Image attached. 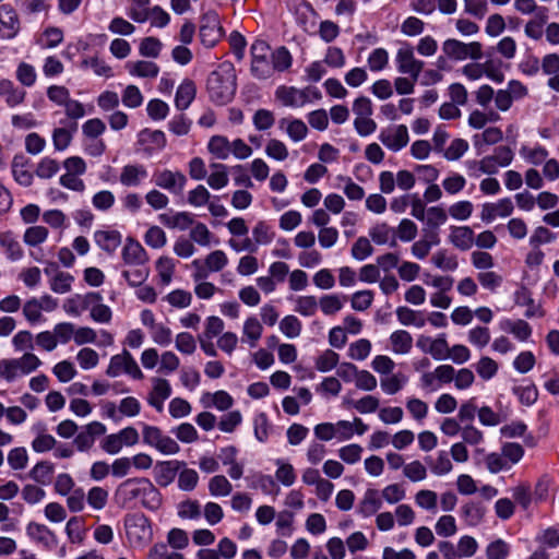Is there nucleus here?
Segmentation results:
<instances>
[{"instance_id":"obj_1","label":"nucleus","mask_w":559,"mask_h":559,"mask_svg":"<svg viewBox=\"0 0 559 559\" xmlns=\"http://www.w3.org/2000/svg\"><path fill=\"white\" fill-rule=\"evenodd\" d=\"M116 502L122 508H130L135 501L148 510H157L162 504L158 489L148 478L135 477L122 481L115 492Z\"/></svg>"},{"instance_id":"obj_2","label":"nucleus","mask_w":559,"mask_h":559,"mask_svg":"<svg viewBox=\"0 0 559 559\" xmlns=\"http://www.w3.org/2000/svg\"><path fill=\"white\" fill-rule=\"evenodd\" d=\"M236 71L230 62L221 63L206 80L210 100L223 106L231 102L236 94Z\"/></svg>"},{"instance_id":"obj_3","label":"nucleus","mask_w":559,"mask_h":559,"mask_svg":"<svg viewBox=\"0 0 559 559\" xmlns=\"http://www.w3.org/2000/svg\"><path fill=\"white\" fill-rule=\"evenodd\" d=\"M251 73L259 80L271 78V48L264 40L257 39L250 48Z\"/></svg>"},{"instance_id":"obj_4","label":"nucleus","mask_w":559,"mask_h":559,"mask_svg":"<svg viewBox=\"0 0 559 559\" xmlns=\"http://www.w3.org/2000/svg\"><path fill=\"white\" fill-rule=\"evenodd\" d=\"M127 536L131 543L144 544L153 538L151 521L141 513L127 515L124 519Z\"/></svg>"},{"instance_id":"obj_5","label":"nucleus","mask_w":559,"mask_h":559,"mask_svg":"<svg viewBox=\"0 0 559 559\" xmlns=\"http://www.w3.org/2000/svg\"><path fill=\"white\" fill-rule=\"evenodd\" d=\"M121 373H127L138 380L144 377L138 362L127 349H123L121 354L114 355L106 370V374L110 378H116Z\"/></svg>"},{"instance_id":"obj_6","label":"nucleus","mask_w":559,"mask_h":559,"mask_svg":"<svg viewBox=\"0 0 559 559\" xmlns=\"http://www.w3.org/2000/svg\"><path fill=\"white\" fill-rule=\"evenodd\" d=\"M443 52L451 59L465 60L471 58L473 60H479L483 58V46L478 41H472L465 44L457 39H447L442 45Z\"/></svg>"},{"instance_id":"obj_7","label":"nucleus","mask_w":559,"mask_h":559,"mask_svg":"<svg viewBox=\"0 0 559 559\" xmlns=\"http://www.w3.org/2000/svg\"><path fill=\"white\" fill-rule=\"evenodd\" d=\"M200 39L207 47H214L223 37V27L218 14L211 10L205 12L200 19Z\"/></svg>"},{"instance_id":"obj_8","label":"nucleus","mask_w":559,"mask_h":559,"mask_svg":"<svg viewBox=\"0 0 559 559\" xmlns=\"http://www.w3.org/2000/svg\"><path fill=\"white\" fill-rule=\"evenodd\" d=\"M143 441L157 449L163 454L171 455L180 451V447L173 438L166 436L155 426L145 425L143 428Z\"/></svg>"},{"instance_id":"obj_9","label":"nucleus","mask_w":559,"mask_h":559,"mask_svg":"<svg viewBox=\"0 0 559 559\" xmlns=\"http://www.w3.org/2000/svg\"><path fill=\"white\" fill-rule=\"evenodd\" d=\"M155 186L173 193H181L187 183V177L181 171L163 169L153 174Z\"/></svg>"},{"instance_id":"obj_10","label":"nucleus","mask_w":559,"mask_h":559,"mask_svg":"<svg viewBox=\"0 0 559 559\" xmlns=\"http://www.w3.org/2000/svg\"><path fill=\"white\" fill-rule=\"evenodd\" d=\"M381 143L393 152L405 147L409 141L408 130L405 124L389 127L379 133Z\"/></svg>"},{"instance_id":"obj_11","label":"nucleus","mask_w":559,"mask_h":559,"mask_svg":"<svg viewBox=\"0 0 559 559\" xmlns=\"http://www.w3.org/2000/svg\"><path fill=\"white\" fill-rule=\"evenodd\" d=\"M395 60L399 72L408 74L414 81H417L424 68V62L415 58L411 47L399 49Z\"/></svg>"},{"instance_id":"obj_12","label":"nucleus","mask_w":559,"mask_h":559,"mask_svg":"<svg viewBox=\"0 0 559 559\" xmlns=\"http://www.w3.org/2000/svg\"><path fill=\"white\" fill-rule=\"evenodd\" d=\"M275 97L283 106L286 107H302L308 103L304 88L295 86L281 85L275 91Z\"/></svg>"},{"instance_id":"obj_13","label":"nucleus","mask_w":559,"mask_h":559,"mask_svg":"<svg viewBox=\"0 0 559 559\" xmlns=\"http://www.w3.org/2000/svg\"><path fill=\"white\" fill-rule=\"evenodd\" d=\"M1 37L12 39L20 29V21L15 10L9 4L0 5Z\"/></svg>"},{"instance_id":"obj_14","label":"nucleus","mask_w":559,"mask_h":559,"mask_svg":"<svg viewBox=\"0 0 559 559\" xmlns=\"http://www.w3.org/2000/svg\"><path fill=\"white\" fill-rule=\"evenodd\" d=\"M513 209V203L509 198L501 199L497 203H485L481 207L480 218L485 223H490L496 217L510 216Z\"/></svg>"},{"instance_id":"obj_15","label":"nucleus","mask_w":559,"mask_h":559,"mask_svg":"<svg viewBox=\"0 0 559 559\" xmlns=\"http://www.w3.org/2000/svg\"><path fill=\"white\" fill-rule=\"evenodd\" d=\"M147 169L142 164H128L121 168L119 182L123 187H139L147 178Z\"/></svg>"},{"instance_id":"obj_16","label":"nucleus","mask_w":559,"mask_h":559,"mask_svg":"<svg viewBox=\"0 0 559 559\" xmlns=\"http://www.w3.org/2000/svg\"><path fill=\"white\" fill-rule=\"evenodd\" d=\"M121 258L124 265L129 264H147L148 255L142 245L132 239L128 238L122 248Z\"/></svg>"},{"instance_id":"obj_17","label":"nucleus","mask_w":559,"mask_h":559,"mask_svg":"<svg viewBox=\"0 0 559 559\" xmlns=\"http://www.w3.org/2000/svg\"><path fill=\"white\" fill-rule=\"evenodd\" d=\"M158 219L165 227L179 230H187L194 224V215L185 211L163 213Z\"/></svg>"},{"instance_id":"obj_18","label":"nucleus","mask_w":559,"mask_h":559,"mask_svg":"<svg viewBox=\"0 0 559 559\" xmlns=\"http://www.w3.org/2000/svg\"><path fill=\"white\" fill-rule=\"evenodd\" d=\"M171 395V386L168 380L163 378L153 379V389L147 397V403L157 412H163L164 401Z\"/></svg>"},{"instance_id":"obj_19","label":"nucleus","mask_w":559,"mask_h":559,"mask_svg":"<svg viewBox=\"0 0 559 559\" xmlns=\"http://www.w3.org/2000/svg\"><path fill=\"white\" fill-rule=\"evenodd\" d=\"M449 241L459 250L467 251L474 245V231L469 226H453Z\"/></svg>"},{"instance_id":"obj_20","label":"nucleus","mask_w":559,"mask_h":559,"mask_svg":"<svg viewBox=\"0 0 559 559\" xmlns=\"http://www.w3.org/2000/svg\"><path fill=\"white\" fill-rule=\"evenodd\" d=\"M121 234L115 229L96 230L94 233L95 243L108 254H112L121 245Z\"/></svg>"},{"instance_id":"obj_21","label":"nucleus","mask_w":559,"mask_h":559,"mask_svg":"<svg viewBox=\"0 0 559 559\" xmlns=\"http://www.w3.org/2000/svg\"><path fill=\"white\" fill-rule=\"evenodd\" d=\"M185 463L179 461L158 462L155 466V480L162 486L166 487L174 481L177 472Z\"/></svg>"},{"instance_id":"obj_22","label":"nucleus","mask_w":559,"mask_h":559,"mask_svg":"<svg viewBox=\"0 0 559 559\" xmlns=\"http://www.w3.org/2000/svg\"><path fill=\"white\" fill-rule=\"evenodd\" d=\"M197 85L191 79H185L177 88L175 106L178 110H186L194 100Z\"/></svg>"},{"instance_id":"obj_23","label":"nucleus","mask_w":559,"mask_h":559,"mask_svg":"<svg viewBox=\"0 0 559 559\" xmlns=\"http://www.w3.org/2000/svg\"><path fill=\"white\" fill-rule=\"evenodd\" d=\"M126 69L130 75L143 79H154L159 73V67L155 62L146 60L128 61Z\"/></svg>"},{"instance_id":"obj_24","label":"nucleus","mask_w":559,"mask_h":559,"mask_svg":"<svg viewBox=\"0 0 559 559\" xmlns=\"http://www.w3.org/2000/svg\"><path fill=\"white\" fill-rule=\"evenodd\" d=\"M0 249L11 261L22 259L24 253L15 235L10 230L0 233Z\"/></svg>"},{"instance_id":"obj_25","label":"nucleus","mask_w":559,"mask_h":559,"mask_svg":"<svg viewBox=\"0 0 559 559\" xmlns=\"http://www.w3.org/2000/svg\"><path fill=\"white\" fill-rule=\"evenodd\" d=\"M76 131L78 123L75 121H72L68 127L55 128L51 135L55 150L58 152L67 150Z\"/></svg>"},{"instance_id":"obj_26","label":"nucleus","mask_w":559,"mask_h":559,"mask_svg":"<svg viewBox=\"0 0 559 559\" xmlns=\"http://www.w3.org/2000/svg\"><path fill=\"white\" fill-rule=\"evenodd\" d=\"M0 96L4 98L8 106L15 107L24 102L26 92L15 86L12 81L3 79L0 81Z\"/></svg>"},{"instance_id":"obj_27","label":"nucleus","mask_w":559,"mask_h":559,"mask_svg":"<svg viewBox=\"0 0 559 559\" xmlns=\"http://www.w3.org/2000/svg\"><path fill=\"white\" fill-rule=\"evenodd\" d=\"M548 20V9L540 7L535 13L534 17L531 19L524 27L525 35L532 39L538 40L543 36V28Z\"/></svg>"},{"instance_id":"obj_28","label":"nucleus","mask_w":559,"mask_h":559,"mask_svg":"<svg viewBox=\"0 0 559 559\" xmlns=\"http://www.w3.org/2000/svg\"><path fill=\"white\" fill-rule=\"evenodd\" d=\"M201 403L204 407H216L218 411H227L234 404L231 395L223 390L214 393L206 392L201 397Z\"/></svg>"},{"instance_id":"obj_29","label":"nucleus","mask_w":559,"mask_h":559,"mask_svg":"<svg viewBox=\"0 0 559 559\" xmlns=\"http://www.w3.org/2000/svg\"><path fill=\"white\" fill-rule=\"evenodd\" d=\"M124 266L126 269L122 271L121 275L132 287L141 286L150 275L147 264H129Z\"/></svg>"},{"instance_id":"obj_30","label":"nucleus","mask_w":559,"mask_h":559,"mask_svg":"<svg viewBox=\"0 0 559 559\" xmlns=\"http://www.w3.org/2000/svg\"><path fill=\"white\" fill-rule=\"evenodd\" d=\"M26 533L33 540L43 544L45 547H51L56 544L55 534L44 524L31 522L26 527Z\"/></svg>"},{"instance_id":"obj_31","label":"nucleus","mask_w":559,"mask_h":559,"mask_svg":"<svg viewBox=\"0 0 559 559\" xmlns=\"http://www.w3.org/2000/svg\"><path fill=\"white\" fill-rule=\"evenodd\" d=\"M36 432L35 439L32 441V449L37 453H44L55 448L57 441L51 436L46 433V426L44 424H37L33 427Z\"/></svg>"},{"instance_id":"obj_32","label":"nucleus","mask_w":559,"mask_h":559,"mask_svg":"<svg viewBox=\"0 0 559 559\" xmlns=\"http://www.w3.org/2000/svg\"><path fill=\"white\" fill-rule=\"evenodd\" d=\"M389 341L392 353L396 355H406L413 347V337L411 333L405 330L394 331L390 335Z\"/></svg>"},{"instance_id":"obj_33","label":"nucleus","mask_w":559,"mask_h":559,"mask_svg":"<svg viewBox=\"0 0 559 559\" xmlns=\"http://www.w3.org/2000/svg\"><path fill=\"white\" fill-rule=\"evenodd\" d=\"M210 168L212 171L209 176L206 175V182L210 188L213 190L225 188L229 182L227 166L222 163H212Z\"/></svg>"},{"instance_id":"obj_34","label":"nucleus","mask_w":559,"mask_h":559,"mask_svg":"<svg viewBox=\"0 0 559 559\" xmlns=\"http://www.w3.org/2000/svg\"><path fill=\"white\" fill-rule=\"evenodd\" d=\"M293 57L288 49L284 46L278 47L271 53V76L275 71L284 72L292 67Z\"/></svg>"},{"instance_id":"obj_35","label":"nucleus","mask_w":559,"mask_h":559,"mask_svg":"<svg viewBox=\"0 0 559 559\" xmlns=\"http://www.w3.org/2000/svg\"><path fill=\"white\" fill-rule=\"evenodd\" d=\"M74 276L68 272L56 270L49 278V287L56 294H67L71 292Z\"/></svg>"},{"instance_id":"obj_36","label":"nucleus","mask_w":559,"mask_h":559,"mask_svg":"<svg viewBox=\"0 0 559 559\" xmlns=\"http://www.w3.org/2000/svg\"><path fill=\"white\" fill-rule=\"evenodd\" d=\"M207 150L217 159L225 160L230 155V142L224 135H213L207 143Z\"/></svg>"},{"instance_id":"obj_37","label":"nucleus","mask_w":559,"mask_h":559,"mask_svg":"<svg viewBox=\"0 0 559 559\" xmlns=\"http://www.w3.org/2000/svg\"><path fill=\"white\" fill-rule=\"evenodd\" d=\"M425 461L429 465L431 472L438 476L445 475L453 468L449 454L445 451H439L435 460L431 456H427Z\"/></svg>"},{"instance_id":"obj_38","label":"nucleus","mask_w":559,"mask_h":559,"mask_svg":"<svg viewBox=\"0 0 559 559\" xmlns=\"http://www.w3.org/2000/svg\"><path fill=\"white\" fill-rule=\"evenodd\" d=\"M263 332V326L261 322L255 317H249L243 323V338L242 341H248L250 347H255L258 341L261 338Z\"/></svg>"},{"instance_id":"obj_39","label":"nucleus","mask_w":559,"mask_h":559,"mask_svg":"<svg viewBox=\"0 0 559 559\" xmlns=\"http://www.w3.org/2000/svg\"><path fill=\"white\" fill-rule=\"evenodd\" d=\"M430 261L437 269L445 272L455 271L459 266L457 258L454 254H450L445 249L436 251Z\"/></svg>"},{"instance_id":"obj_40","label":"nucleus","mask_w":559,"mask_h":559,"mask_svg":"<svg viewBox=\"0 0 559 559\" xmlns=\"http://www.w3.org/2000/svg\"><path fill=\"white\" fill-rule=\"evenodd\" d=\"M150 0H129L128 15L136 23H144L150 17Z\"/></svg>"},{"instance_id":"obj_41","label":"nucleus","mask_w":559,"mask_h":559,"mask_svg":"<svg viewBox=\"0 0 559 559\" xmlns=\"http://www.w3.org/2000/svg\"><path fill=\"white\" fill-rule=\"evenodd\" d=\"M381 508V500L376 489H368L359 503V513L368 518Z\"/></svg>"},{"instance_id":"obj_42","label":"nucleus","mask_w":559,"mask_h":559,"mask_svg":"<svg viewBox=\"0 0 559 559\" xmlns=\"http://www.w3.org/2000/svg\"><path fill=\"white\" fill-rule=\"evenodd\" d=\"M345 299V296H340L336 294L323 295L319 299V307L323 314L334 316L343 308Z\"/></svg>"},{"instance_id":"obj_43","label":"nucleus","mask_w":559,"mask_h":559,"mask_svg":"<svg viewBox=\"0 0 559 559\" xmlns=\"http://www.w3.org/2000/svg\"><path fill=\"white\" fill-rule=\"evenodd\" d=\"M407 382V377L401 372L381 378L380 385L384 393L394 395L403 389Z\"/></svg>"},{"instance_id":"obj_44","label":"nucleus","mask_w":559,"mask_h":559,"mask_svg":"<svg viewBox=\"0 0 559 559\" xmlns=\"http://www.w3.org/2000/svg\"><path fill=\"white\" fill-rule=\"evenodd\" d=\"M13 359L15 361L19 376L28 374L41 365V360L31 352H26L22 357Z\"/></svg>"},{"instance_id":"obj_45","label":"nucleus","mask_w":559,"mask_h":559,"mask_svg":"<svg viewBox=\"0 0 559 559\" xmlns=\"http://www.w3.org/2000/svg\"><path fill=\"white\" fill-rule=\"evenodd\" d=\"M285 123H287L286 132L293 141L299 142L307 136L308 128L302 120H300V119H293V120L282 119L280 122L281 128H283V126Z\"/></svg>"},{"instance_id":"obj_46","label":"nucleus","mask_w":559,"mask_h":559,"mask_svg":"<svg viewBox=\"0 0 559 559\" xmlns=\"http://www.w3.org/2000/svg\"><path fill=\"white\" fill-rule=\"evenodd\" d=\"M462 515L469 526H476L483 521L485 509L479 503L468 502L462 507Z\"/></svg>"},{"instance_id":"obj_47","label":"nucleus","mask_w":559,"mask_h":559,"mask_svg":"<svg viewBox=\"0 0 559 559\" xmlns=\"http://www.w3.org/2000/svg\"><path fill=\"white\" fill-rule=\"evenodd\" d=\"M189 236L192 242H197L202 247H209L211 245L213 234L204 223L194 221V224L191 226Z\"/></svg>"},{"instance_id":"obj_48","label":"nucleus","mask_w":559,"mask_h":559,"mask_svg":"<svg viewBox=\"0 0 559 559\" xmlns=\"http://www.w3.org/2000/svg\"><path fill=\"white\" fill-rule=\"evenodd\" d=\"M53 474V465L50 462H38L29 472V476L36 483L46 485L50 481Z\"/></svg>"},{"instance_id":"obj_49","label":"nucleus","mask_w":559,"mask_h":559,"mask_svg":"<svg viewBox=\"0 0 559 559\" xmlns=\"http://www.w3.org/2000/svg\"><path fill=\"white\" fill-rule=\"evenodd\" d=\"M395 235V230L386 223H379L369 230L371 240L377 245H385Z\"/></svg>"},{"instance_id":"obj_50","label":"nucleus","mask_w":559,"mask_h":559,"mask_svg":"<svg viewBox=\"0 0 559 559\" xmlns=\"http://www.w3.org/2000/svg\"><path fill=\"white\" fill-rule=\"evenodd\" d=\"M48 234V229L45 226H32L25 230L23 240L27 246L36 247L47 240Z\"/></svg>"},{"instance_id":"obj_51","label":"nucleus","mask_w":559,"mask_h":559,"mask_svg":"<svg viewBox=\"0 0 559 559\" xmlns=\"http://www.w3.org/2000/svg\"><path fill=\"white\" fill-rule=\"evenodd\" d=\"M520 154L527 163L533 165H540L548 157V151L540 145L535 147L524 145L521 147Z\"/></svg>"},{"instance_id":"obj_52","label":"nucleus","mask_w":559,"mask_h":559,"mask_svg":"<svg viewBox=\"0 0 559 559\" xmlns=\"http://www.w3.org/2000/svg\"><path fill=\"white\" fill-rule=\"evenodd\" d=\"M301 329L302 324L300 320L293 314L284 317L280 322L281 332L288 338L298 337L301 333Z\"/></svg>"},{"instance_id":"obj_53","label":"nucleus","mask_w":559,"mask_h":559,"mask_svg":"<svg viewBox=\"0 0 559 559\" xmlns=\"http://www.w3.org/2000/svg\"><path fill=\"white\" fill-rule=\"evenodd\" d=\"M59 163L51 157H44L36 166L35 174L41 179H50L59 171Z\"/></svg>"},{"instance_id":"obj_54","label":"nucleus","mask_w":559,"mask_h":559,"mask_svg":"<svg viewBox=\"0 0 559 559\" xmlns=\"http://www.w3.org/2000/svg\"><path fill=\"white\" fill-rule=\"evenodd\" d=\"M211 193L203 185L197 186L188 192L187 202L193 207L207 205L211 201Z\"/></svg>"},{"instance_id":"obj_55","label":"nucleus","mask_w":559,"mask_h":559,"mask_svg":"<svg viewBox=\"0 0 559 559\" xmlns=\"http://www.w3.org/2000/svg\"><path fill=\"white\" fill-rule=\"evenodd\" d=\"M396 317L403 325H415L423 328L426 320L420 317L415 310L407 307H399L396 309Z\"/></svg>"},{"instance_id":"obj_56","label":"nucleus","mask_w":559,"mask_h":559,"mask_svg":"<svg viewBox=\"0 0 559 559\" xmlns=\"http://www.w3.org/2000/svg\"><path fill=\"white\" fill-rule=\"evenodd\" d=\"M319 307V300L314 296H299L296 299L295 311L304 317H312Z\"/></svg>"},{"instance_id":"obj_57","label":"nucleus","mask_w":559,"mask_h":559,"mask_svg":"<svg viewBox=\"0 0 559 559\" xmlns=\"http://www.w3.org/2000/svg\"><path fill=\"white\" fill-rule=\"evenodd\" d=\"M204 262L211 273H216L228 264V258L223 250H214L205 257Z\"/></svg>"},{"instance_id":"obj_58","label":"nucleus","mask_w":559,"mask_h":559,"mask_svg":"<svg viewBox=\"0 0 559 559\" xmlns=\"http://www.w3.org/2000/svg\"><path fill=\"white\" fill-rule=\"evenodd\" d=\"M277 469L275 472L276 479L284 486L289 487L296 481V473L292 464L282 460L276 461Z\"/></svg>"},{"instance_id":"obj_59","label":"nucleus","mask_w":559,"mask_h":559,"mask_svg":"<svg viewBox=\"0 0 559 559\" xmlns=\"http://www.w3.org/2000/svg\"><path fill=\"white\" fill-rule=\"evenodd\" d=\"M338 360L340 355L337 353L326 349L316 359V368L320 372H328L337 366Z\"/></svg>"},{"instance_id":"obj_60","label":"nucleus","mask_w":559,"mask_h":559,"mask_svg":"<svg viewBox=\"0 0 559 559\" xmlns=\"http://www.w3.org/2000/svg\"><path fill=\"white\" fill-rule=\"evenodd\" d=\"M86 501L94 510H102L108 501V491L103 487H93L86 495Z\"/></svg>"},{"instance_id":"obj_61","label":"nucleus","mask_w":559,"mask_h":559,"mask_svg":"<svg viewBox=\"0 0 559 559\" xmlns=\"http://www.w3.org/2000/svg\"><path fill=\"white\" fill-rule=\"evenodd\" d=\"M115 194L109 190H100L92 197L93 206L102 212L109 211L115 204Z\"/></svg>"},{"instance_id":"obj_62","label":"nucleus","mask_w":559,"mask_h":559,"mask_svg":"<svg viewBox=\"0 0 559 559\" xmlns=\"http://www.w3.org/2000/svg\"><path fill=\"white\" fill-rule=\"evenodd\" d=\"M163 44L156 37H145L140 43L139 52L143 57L157 58L160 53Z\"/></svg>"},{"instance_id":"obj_63","label":"nucleus","mask_w":559,"mask_h":559,"mask_svg":"<svg viewBox=\"0 0 559 559\" xmlns=\"http://www.w3.org/2000/svg\"><path fill=\"white\" fill-rule=\"evenodd\" d=\"M406 408L416 421H423L428 415V404L420 399L411 397L406 401Z\"/></svg>"},{"instance_id":"obj_64","label":"nucleus","mask_w":559,"mask_h":559,"mask_svg":"<svg viewBox=\"0 0 559 559\" xmlns=\"http://www.w3.org/2000/svg\"><path fill=\"white\" fill-rule=\"evenodd\" d=\"M403 474L411 481H421L427 477L426 466L418 460L404 465Z\"/></svg>"}]
</instances>
